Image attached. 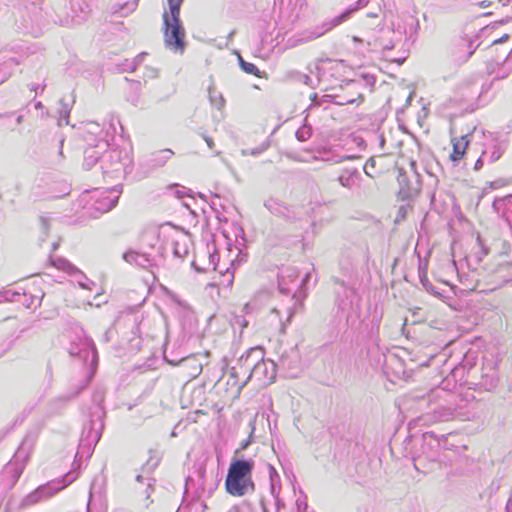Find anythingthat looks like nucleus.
Returning a JSON list of instances; mask_svg holds the SVG:
<instances>
[{
	"label": "nucleus",
	"instance_id": "f257e3e1",
	"mask_svg": "<svg viewBox=\"0 0 512 512\" xmlns=\"http://www.w3.org/2000/svg\"><path fill=\"white\" fill-rule=\"evenodd\" d=\"M413 400L425 402L428 411L418 417L415 422L419 425H430L449 421L455 415V402L453 396L443 389L431 390L427 395L417 393L411 395Z\"/></svg>",
	"mask_w": 512,
	"mask_h": 512
},
{
	"label": "nucleus",
	"instance_id": "f03ea898",
	"mask_svg": "<svg viewBox=\"0 0 512 512\" xmlns=\"http://www.w3.org/2000/svg\"><path fill=\"white\" fill-rule=\"evenodd\" d=\"M184 0H167L168 9H164L163 34L166 48L183 53L185 50V29L180 20V9Z\"/></svg>",
	"mask_w": 512,
	"mask_h": 512
},
{
	"label": "nucleus",
	"instance_id": "7ed1b4c3",
	"mask_svg": "<svg viewBox=\"0 0 512 512\" xmlns=\"http://www.w3.org/2000/svg\"><path fill=\"white\" fill-rule=\"evenodd\" d=\"M254 461L252 459L234 458L229 466L225 480V487L229 494L233 496H244L246 493L253 492L255 485L252 480V471Z\"/></svg>",
	"mask_w": 512,
	"mask_h": 512
},
{
	"label": "nucleus",
	"instance_id": "20e7f679",
	"mask_svg": "<svg viewBox=\"0 0 512 512\" xmlns=\"http://www.w3.org/2000/svg\"><path fill=\"white\" fill-rule=\"evenodd\" d=\"M141 320L139 315L133 312L121 314L114 322L113 326L105 333V340L111 341L114 334L120 337V343H128L132 350L140 348L139 324Z\"/></svg>",
	"mask_w": 512,
	"mask_h": 512
},
{
	"label": "nucleus",
	"instance_id": "39448f33",
	"mask_svg": "<svg viewBox=\"0 0 512 512\" xmlns=\"http://www.w3.org/2000/svg\"><path fill=\"white\" fill-rule=\"evenodd\" d=\"M401 25L398 24L396 28L390 26H377L370 29L364 35V38L357 36L353 37V41L366 42L372 49H381L383 51L392 50L401 43Z\"/></svg>",
	"mask_w": 512,
	"mask_h": 512
},
{
	"label": "nucleus",
	"instance_id": "423d86ee",
	"mask_svg": "<svg viewBox=\"0 0 512 512\" xmlns=\"http://www.w3.org/2000/svg\"><path fill=\"white\" fill-rule=\"evenodd\" d=\"M146 238H150V242L148 243L151 250L154 252H137V251H127L123 254V259L129 264H135L136 266L142 268H149L156 264L159 259H162L164 256L162 246H158L159 238L156 233L147 234Z\"/></svg>",
	"mask_w": 512,
	"mask_h": 512
},
{
	"label": "nucleus",
	"instance_id": "0eeeda50",
	"mask_svg": "<svg viewBox=\"0 0 512 512\" xmlns=\"http://www.w3.org/2000/svg\"><path fill=\"white\" fill-rule=\"evenodd\" d=\"M347 14L348 13L340 14L338 16H335L331 20L323 22L321 25L315 26L310 29H306V30L302 31L301 33H298V34L292 36L291 38L288 39V42H287L288 46L290 48H294L296 46L311 42V41L321 37L322 35H324L328 31H330L331 29H333V28L337 27L338 25H340L341 23H343V19L347 16Z\"/></svg>",
	"mask_w": 512,
	"mask_h": 512
},
{
	"label": "nucleus",
	"instance_id": "6e6552de",
	"mask_svg": "<svg viewBox=\"0 0 512 512\" xmlns=\"http://www.w3.org/2000/svg\"><path fill=\"white\" fill-rule=\"evenodd\" d=\"M263 357H265V352L261 347L256 346L248 349L238 359L239 371L237 370V367H232L231 376L237 377L238 374L248 376L250 372L255 369L258 363L262 362Z\"/></svg>",
	"mask_w": 512,
	"mask_h": 512
},
{
	"label": "nucleus",
	"instance_id": "1a4fd4ad",
	"mask_svg": "<svg viewBox=\"0 0 512 512\" xmlns=\"http://www.w3.org/2000/svg\"><path fill=\"white\" fill-rule=\"evenodd\" d=\"M164 359L170 365L179 366L181 369V372L189 380L195 379L197 376H199L203 369L202 362L199 360L198 356L195 354L183 356L180 359H175V358H169V356L166 355V353H165Z\"/></svg>",
	"mask_w": 512,
	"mask_h": 512
},
{
	"label": "nucleus",
	"instance_id": "9d476101",
	"mask_svg": "<svg viewBox=\"0 0 512 512\" xmlns=\"http://www.w3.org/2000/svg\"><path fill=\"white\" fill-rule=\"evenodd\" d=\"M480 41L477 34H465L461 36L454 47V56L458 62L464 63L474 54Z\"/></svg>",
	"mask_w": 512,
	"mask_h": 512
},
{
	"label": "nucleus",
	"instance_id": "9b49d317",
	"mask_svg": "<svg viewBox=\"0 0 512 512\" xmlns=\"http://www.w3.org/2000/svg\"><path fill=\"white\" fill-rule=\"evenodd\" d=\"M121 194V184H115L112 187H98V213L111 211L117 205Z\"/></svg>",
	"mask_w": 512,
	"mask_h": 512
},
{
	"label": "nucleus",
	"instance_id": "f8f14e48",
	"mask_svg": "<svg viewBox=\"0 0 512 512\" xmlns=\"http://www.w3.org/2000/svg\"><path fill=\"white\" fill-rule=\"evenodd\" d=\"M413 464L418 472L428 474L441 467L440 453L422 449V454L414 457Z\"/></svg>",
	"mask_w": 512,
	"mask_h": 512
},
{
	"label": "nucleus",
	"instance_id": "ddd939ff",
	"mask_svg": "<svg viewBox=\"0 0 512 512\" xmlns=\"http://www.w3.org/2000/svg\"><path fill=\"white\" fill-rule=\"evenodd\" d=\"M507 148V142L498 136L490 134L486 142L483 144V155L486 156L487 163L497 161Z\"/></svg>",
	"mask_w": 512,
	"mask_h": 512
},
{
	"label": "nucleus",
	"instance_id": "4468645a",
	"mask_svg": "<svg viewBox=\"0 0 512 512\" xmlns=\"http://www.w3.org/2000/svg\"><path fill=\"white\" fill-rule=\"evenodd\" d=\"M101 161L104 164L107 161L111 162V170L108 171L104 168V165L101 166L103 169V175L104 177L108 176L111 178L118 179L121 176L122 173V158H121V152L117 149L111 148L109 151H106V153L101 157Z\"/></svg>",
	"mask_w": 512,
	"mask_h": 512
},
{
	"label": "nucleus",
	"instance_id": "2eb2a0df",
	"mask_svg": "<svg viewBox=\"0 0 512 512\" xmlns=\"http://www.w3.org/2000/svg\"><path fill=\"white\" fill-rule=\"evenodd\" d=\"M275 377V364L273 361L265 360L263 357L262 362H259L253 371L247 376L243 385L247 383L248 380L254 378L259 382L272 381Z\"/></svg>",
	"mask_w": 512,
	"mask_h": 512
},
{
	"label": "nucleus",
	"instance_id": "dca6fc26",
	"mask_svg": "<svg viewBox=\"0 0 512 512\" xmlns=\"http://www.w3.org/2000/svg\"><path fill=\"white\" fill-rule=\"evenodd\" d=\"M383 367L386 372L392 371L397 377H405L407 374L406 364L399 354L388 352L383 355Z\"/></svg>",
	"mask_w": 512,
	"mask_h": 512
},
{
	"label": "nucleus",
	"instance_id": "f3484780",
	"mask_svg": "<svg viewBox=\"0 0 512 512\" xmlns=\"http://www.w3.org/2000/svg\"><path fill=\"white\" fill-rule=\"evenodd\" d=\"M399 24L402 30L401 42L403 40L414 42L420 28L418 19L413 15H406Z\"/></svg>",
	"mask_w": 512,
	"mask_h": 512
},
{
	"label": "nucleus",
	"instance_id": "a211bd4d",
	"mask_svg": "<svg viewBox=\"0 0 512 512\" xmlns=\"http://www.w3.org/2000/svg\"><path fill=\"white\" fill-rule=\"evenodd\" d=\"M493 209L500 215L507 225H512V195L494 200Z\"/></svg>",
	"mask_w": 512,
	"mask_h": 512
},
{
	"label": "nucleus",
	"instance_id": "6ab92c4d",
	"mask_svg": "<svg viewBox=\"0 0 512 512\" xmlns=\"http://www.w3.org/2000/svg\"><path fill=\"white\" fill-rule=\"evenodd\" d=\"M370 3L375 4L376 8L367 14V18H378L382 11L383 0H358L354 6L347 8L344 12L341 13H348L347 16L343 19V22L349 19L355 11L367 7Z\"/></svg>",
	"mask_w": 512,
	"mask_h": 512
},
{
	"label": "nucleus",
	"instance_id": "aec40b11",
	"mask_svg": "<svg viewBox=\"0 0 512 512\" xmlns=\"http://www.w3.org/2000/svg\"><path fill=\"white\" fill-rule=\"evenodd\" d=\"M137 6L138 0L126 1L123 3H110L107 7L106 13L110 14L111 16L118 15L120 17H127L136 10Z\"/></svg>",
	"mask_w": 512,
	"mask_h": 512
},
{
	"label": "nucleus",
	"instance_id": "412c9836",
	"mask_svg": "<svg viewBox=\"0 0 512 512\" xmlns=\"http://www.w3.org/2000/svg\"><path fill=\"white\" fill-rule=\"evenodd\" d=\"M447 441V437L445 435L437 436L434 432H425L423 434V446L422 449L435 451L436 453H440L442 447H444Z\"/></svg>",
	"mask_w": 512,
	"mask_h": 512
},
{
	"label": "nucleus",
	"instance_id": "4be33fe9",
	"mask_svg": "<svg viewBox=\"0 0 512 512\" xmlns=\"http://www.w3.org/2000/svg\"><path fill=\"white\" fill-rule=\"evenodd\" d=\"M117 126H119V129L121 131L123 130V128L119 122V119L114 116H111V119L109 120V123H108V128L106 129V132H105V137L100 140L98 139V149L102 148L103 146L109 148L113 145V141H114L115 136L118 131Z\"/></svg>",
	"mask_w": 512,
	"mask_h": 512
},
{
	"label": "nucleus",
	"instance_id": "5701e85b",
	"mask_svg": "<svg viewBox=\"0 0 512 512\" xmlns=\"http://www.w3.org/2000/svg\"><path fill=\"white\" fill-rule=\"evenodd\" d=\"M470 133L465 135H461L459 138L452 136V144H453V152L450 155V158L453 162L459 161L463 158L465 151L470 143L469 137Z\"/></svg>",
	"mask_w": 512,
	"mask_h": 512
},
{
	"label": "nucleus",
	"instance_id": "b1692460",
	"mask_svg": "<svg viewBox=\"0 0 512 512\" xmlns=\"http://www.w3.org/2000/svg\"><path fill=\"white\" fill-rule=\"evenodd\" d=\"M264 206L267 210L276 215L278 217H283L286 219H290V210L283 203L279 202L277 199L270 198L264 202Z\"/></svg>",
	"mask_w": 512,
	"mask_h": 512
},
{
	"label": "nucleus",
	"instance_id": "393cba45",
	"mask_svg": "<svg viewBox=\"0 0 512 512\" xmlns=\"http://www.w3.org/2000/svg\"><path fill=\"white\" fill-rule=\"evenodd\" d=\"M357 180H361V175L356 168L344 169L342 174L338 177L339 184L347 189H352Z\"/></svg>",
	"mask_w": 512,
	"mask_h": 512
},
{
	"label": "nucleus",
	"instance_id": "a878e982",
	"mask_svg": "<svg viewBox=\"0 0 512 512\" xmlns=\"http://www.w3.org/2000/svg\"><path fill=\"white\" fill-rule=\"evenodd\" d=\"M299 354L295 348H292L289 353H283L280 357V365L288 370H294L298 368Z\"/></svg>",
	"mask_w": 512,
	"mask_h": 512
},
{
	"label": "nucleus",
	"instance_id": "bb28decb",
	"mask_svg": "<svg viewBox=\"0 0 512 512\" xmlns=\"http://www.w3.org/2000/svg\"><path fill=\"white\" fill-rule=\"evenodd\" d=\"M174 152L171 149H162L154 152L151 155V166L153 167H161L164 166L165 163L172 157Z\"/></svg>",
	"mask_w": 512,
	"mask_h": 512
},
{
	"label": "nucleus",
	"instance_id": "cd10ccee",
	"mask_svg": "<svg viewBox=\"0 0 512 512\" xmlns=\"http://www.w3.org/2000/svg\"><path fill=\"white\" fill-rule=\"evenodd\" d=\"M209 101L211 105L215 106L217 109H222L225 104V99L223 95L217 92L213 86L208 88Z\"/></svg>",
	"mask_w": 512,
	"mask_h": 512
},
{
	"label": "nucleus",
	"instance_id": "c85d7f7f",
	"mask_svg": "<svg viewBox=\"0 0 512 512\" xmlns=\"http://www.w3.org/2000/svg\"><path fill=\"white\" fill-rule=\"evenodd\" d=\"M189 250L186 245V238L183 237L182 241L176 240L174 242L173 254L175 257L184 258L188 254Z\"/></svg>",
	"mask_w": 512,
	"mask_h": 512
},
{
	"label": "nucleus",
	"instance_id": "c756f323",
	"mask_svg": "<svg viewBox=\"0 0 512 512\" xmlns=\"http://www.w3.org/2000/svg\"><path fill=\"white\" fill-rule=\"evenodd\" d=\"M295 136L300 142L307 141L312 136V128L304 125L296 131Z\"/></svg>",
	"mask_w": 512,
	"mask_h": 512
},
{
	"label": "nucleus",
	"instance_id": "7c9ffc66",
	"mask_svg": "<svg viewBox=\"0 0 512 512\" xmlns=\"http://www.w3.org/2000/svg\"><path fill=\"white\" fill-rule=\"evenodd\" d=\"M147 55V53L145 52H142L140 54H138L132 62L128 63L127 64V67L124 68L123 70L124 71H129V72H133L136 70V68L138 67V65H140L143 61V59L145 58V56Z\"/></svg>",
	"mask_w": 512,
	"mask_h": 512
},
{
	"label": "nucleus",
	"instance_id": "2f4dec72",
	"mask_svg": "<svg viewBox=\"0 0 512 512\" xmlns=\"http://www.w3.org/2000/svg\"><path fill=\"white\" fill-rule=\"evenodd\" d=\"M241 69L247 74H251V75L260 77V71L253 63L243 62V63H241Z\"/></svg>",
	"mask_w": 512,
	"mask_h": 512
},
{
	"label": "nucleus",
	"instance_id": "473e14b6",
	"mask_svg": "<svg viewBox=\"0 0 512 512\" xmlns=\"http://www.w3.org/2000/svg\"><path fill=\"white\" fill-rule=\"evenodd\" d=\"M250 426H251V432H250V435L249 437L242 441L241 444H240V447L235 451V453L237 454L239 451H242V450H245L248 448V446L251 444L252 442V438H253V434H254V430H255V427H254V424L252 422H250Z\"/></svg>",
	"mask_w": 512,
	"mask_h": 512
},
{
	"label": "nucleus",
	"instance_id": "72a5a7b5",
	"mask_svg": "<svg viewBox=\"0 0 512 512\" xmlns=\"http://www.w3.org/2000/svg\"><path fill=\"white\" fill-rule=\"evenodd\" d=\"M376 160L374 157H370L365 165H364V172L367 176L373 177V174L371 173V169L375 168Z\"/></svg>",
	"mask_w": 512,
	"mask_h": 512
},
{
	"label": "nucleus",
	"instance_id": "f704fd0d",
	"mask_svg": "<svg viewBox=\"0 0 512 512\" xmlns=\"http://www.w3.org/2000/svg\"><path fill=\"white\" fill-rule=\"evenodd\" d=\"M397 179H398V182H399L400 186L402 187V189H404V188L409 189L406 173H404L402 170H400Z\"/></svg>",
	"mask_w": 512,
	"mask_h": 512
},
{
	"label": "nucleus",
	"instance_id": "c9c22d12",
	"mask_svg": "<svg viewBox=\"0 0 512 512\" xmlns=\"http://www.w3.org/2000/svg\"><path fill=\"white\" fill-rule=\"evenodd\" d=\"M171 187L175 188V196L179 199L183 198L185 195H187V190L185 187H180L177 184L172 185Z\"/></svg>",
	"mask_w": 512,
	"mask_h": 512
},
{
	"label": "nucleus",
	"instance_id": "e433bc0d",
	"mask_svg": "<svg viewBox=\"0 0 512 512\" xmlns=\"http://www.w3.org/2000/svg\"><path fill=\"white\" fill-rule=\"evenodd\" d=\"M484 163H487L486 156H484L483 152H481V156L475 162L474 170L475 171L480 170L483 167Z\"/></svg>",
	"mask_w": 512,
	"mask_h": 512
},
{
	"label": "nucleus",
	"instance_id": "4c0bfd02",
	"mask_svg": "<svg viewBox=\"0 0 512 512\" xmlns=\"http://www.w3.org/2000/svg\"><path fill=\"white\" fill-rule=\"evenodd\" d=\"M339 100H337L335 103L338 105H345V104H353L357 101V99L354 98H345L341 96H337Z\"/></svg>",
	"mask_w": 512,
	"mask_h": 512
},
{
	"label": "nucleus",
	"instance_id": "58836bf2",
	"mask_svg": "<svg viewBox=\"0 0 512 512\" xmlns=\"http://www.w3.org/2000/svg\"><path fill=\"white\" fill-rule=\"evenodd\" d=\"M355 158H358V157L354 156V155H345V156H341V157L335 158L333 161L335 163H341L343 161L351 160V159H355Z\"/></svg>",
	"mask_w": 512,
	"mask_h": 512
},
{
	"label": "nucleus",
	"instance_id": "ea45409f",
	"mask_svg": "<svg viewBox=\"0 0 512 512\" xmlns=\"http://www.w3.org/2000/svg\"><path fill=\"white\" fill-rule=\"evenodd\" d=\"M268 147V144H265V145H262L261 147H258V148H254L251 150V155H259L261 154L263 151H265Z\"/></svg>",
	"mask_w": 512,
	"mask_h": 512
},
{
	"label": "nucleus",
	"instance_id": "a19ab883",
	"mask_svg": "<svg viewBox=\"0 0 512 512\" xmlns=\"http://www.w3.org/2000/svg\"><path fill=\"white\" fill-rule=\"evenodd\" d=\"M216 260H218V254L217 253H211L209 255V262L213 266V270H216Z\"/></svg>",
	"mask_w": 512,
	"mask_h": 512
},
{
	"label": "nucleus",
	"instance_id": "79ce46f5",
	"mask_svg": "<svg viewBox=\"0 0 512 512\" xmlns=\"http://www.w3.org/2000/svg\"><path fill=\"white\" fill-rule=\"evenodd\" d=\"M497 386V379L491 377L489 384H487L486 390L492 391Z\"/></svg>",
	"mask_w": 512,
	"mask_h": 512
},
{
	"label": "nucleus",
	"instance_id": "37998d69",
	"mask_svg": "<svg viewBox=\"0 0 512 512\" xmlns=\"http://www.w3.org/2000/svg\"><path fill=\"white\" fill-rule=\"evenodd\" d=\"M318 105H320V102L318 100L317 94L314 93L311 95V105L309 108L312 109L314 106H318Z\"/></svg>",
	"mask_w": 512,
	"mask_h": 512
},
{
	"label": "nucleus",
	"instance_id": "c03bdc74",
	"mask_svg": "<svg viewBox=\"0 0 512 512\" xmlns=\"http://www.w3.org/2000/svg\"><path fill=\"white\" fill-rule=\"evenodd\" d=\"M223 276L227 278L228 285H230L233 281V274L230 273L229 269L226 270Z\"/></svg>",
	"mask_w": 512,
	"mask_h": 512
},
{
	"label": "nucleus",
	"instance_id": "a18cd8bd",
	"mask_svg": "<svg viewBox=\"0 0 512 512\" xmlns=\"http://www.w3.org/2000/svg\"><path fill=\"white\" fill-rule=\"evenodd\" d=\"M153 485L151 482H149L147 484V487H146V490H145V493H146V498L148 499L150 497V494L153 492Z\"/></svg>",
	"mask_w": 512,
	"mask_h": 512
},
{
	"label": "nucleus",
	"instance_id": "49530a36",
	"mask_svg": "<svg viewBox=\"0 0 512 512\" xmlns=\"http://www.w3.org/2000/svg\"><path fill=\"white\" fill-rule=\"evenodd\" d=\"M204 140H205V142L207 143V145H208V147H209L210 149H213V148H214V141H213V139H212L211 137H209V136H204Z\"/></svg>",
	"mask_w": 512,
	"mask_h": 512
},
{
	"label": "nucleus",
	"instance_id": "de8ad7c7",
	"mask_svg": "<svg viewBox=\"0 0 512 512\" xmlns=\"http://www.w3.org/2000/svg\"><path fill=\"white\" fill-rule=\"evenodd\" d=\"M508 38H509V35H508V34H505V35H504V36H502L501 38L494 40V41H493V44L503 43V42H504V41H506Z\"/></svg>",
	"mask_w": 512,
	"mask_h": 512
},
{
	"label": "nucleus",
	"instance_id": "09e8293b",
	"mask_svg": "<svg viewBox=\"0 0 512 512\" xmlns=\"http://www.w3.org/2000/svg\"><path fill=\"white\" fill-rule=\"evenodd\" d=\"M298 509L300 510L302 507L304 510L307 509V503L305 501L297 500L296 502Z\"/></svg>",
	"mask_w": 512,
	"mask_h": 512
},
{
	"label": "nucleus",
	"instance_id": "8fccbe9b",
	"mask_svg": "<svg viewBox=\"0 0 512 512\" xmlns=\"http://www.w3.org/2000/svg\"><path fill=\"white\" fill-rule=\"evenodd\" d=\"M301 78H302L303 82H304L306 85H309V84H310L311 78H310L308 75H306V74H302V75H301Z\"/></svg>",
	"mask_w": 512,
	"mask_h": 512
},
{
	"label": "nucleus",
	"instance_id": "3c124183",
	"mask_svg": "<svg viewBox=\"0 0 512 512\" xmlns=\"http://www.w3.org/2000/svg\"><path fill=\"white\" fill-rule=\"evenodd\" d=\"M364 80L366 82V84H373L374 83V77L373 76H364Z\"/></svg>",
	"mask_w": 512,
	"mask_h": 512
},
{
	"label": "nucleus",
	"instance_id": "603ef678",
	"mask_svg": "<svg viewBox=\"0 0 512 512\" xmlns=\"http://www.w3.org/2000/svg\"><path fill=\"white\" fill-rule=\"evenodd\" d=\"M148 71L150 77H155L157 75V71L153 68H149Z\"/></svg>",
	"mask_w": 512,
	"mask_h": 512
},
{
	"label": "nucleus",
	"instance_id": "864d4df0",
	"mask_svg": "<svg viewBox=\"0 0 512 512\" xmlns=\"http://www.w3.org/2000/svg\"><path fill=\"white\" fill-rule=\"evenodd\" d=\"M490 5V2L489 1H481L479 3V6L482 7V8H486Z\"/></svg>",
	"mask_w": 512,
	"mask_h": 512
},
{
	"label": "nucleus",
	"instance_id": "5fc2aeb1",
	"mask_svg": "<svg viewBox=\"0 0 512 512\" xmlns=\"http://www.w3.org/2000/svg\"><path fill=\"white\" fill-rule=\"evenodd\" d=\"M239 65L241 66V63L246 62L241 55H238Z\"/></svg>",
	"mask_w": 512,
	"mask_h": 512
},
{
	"label": "nucleus",
	"instance_id": "6e6d98bb",
	"mask_svg": "<svg viewBox=\"0 0 512 512\" xmlns=\"http://www.w3.org/2000/svg\"><path fill=\"white\" fill-rule=\"evenodd\" d=\"M142 479H143V476H142V475H137V477H136V481L141 482V481H142Z\"/></svg>",
	"mask_w": 512,
	"mask_h": 512
},
{
	"label": "nucleus",
	"instance_id": "4d7b16f0",
	"mask_svg": "<svg viewBox=\"0 0 512 512\" xmlns=\"http://www.w3.org/2000/svg\"><path fill=\"white\" fill-rule=\"evenodd\" d=\"M482 252H483V255H487L489 251H488V249H487V248H483V249H482Z\"/></svg>",
	"mask_w": 512,
	"mask_h": 512
},
{
	"label": "nucleus",
	"instance_id": "13d9d810",
	"mask_svg": "<svg viewBox=\"0 0 512 512\" xmlns=\"http://www.w3.org/2000/svg\"><path fill=\"white\" fill-rule=\"evenodd\" d=\"M158 461H159V460H158V459H156V460H155V462H153V464L151 465V467H152V468L156 467V466H157V464H158Z\"/></svg>",
	"mask_w": 512,
	"mask_h": 512
},
{
	"label": "nucleus",
	"instance_id": "bf43d9fd",
	"mask_svg": "<svg viewBox=\"0 0 512 512\" xmlns=\"http://www.w3.org/2000/svg\"><path fill=\"white\" fill-rule=\"evenodd\" d=\"M234 34H235V31L230 32V34H229L228 38H229V39H232V37L234 36Z\"/></svg>",
	"mask_w": 512,
	"mask_h": 512
},
{
	"label": "nucleus",
	"instance_id": "052dcab7",
	"mask_svg": "<svg viewBox=\"0 0 512 512\" xmlns=\"http://www.w3.org/2000/svg\"><path fill=\"white\" fill-rule=\"evenodd\" d=\"M192 265H193V267H194L197 271H202L200 268H198V267L195 265V262H192Z\"/></svg>",
	"mask_w": 512,
	"mask_h": 512
},
{
	"label": "nucleus",
	"instance_id": "680f3d73",
	"mask_svg": "<svg viewBox=\"0 0 512 512\" xmlns=\"http://www.w3.org/2000/svg\"><path fill=\"white\" fill-rule=\"evenodd\" d=\"M358 100H360V102L363 100L362 94H358Z\"/></svg>",
	"mask_w": 512,
	"mask_h": 512
},
{
	"label": "nucleus",
	"instance_id": "e2e57ef3",
	"mask_svg": "<svg viewBox=\"0 0 512 512\" xmlns=\"http://www.w3.org/2000/svg\"><path fill=\"white\" fill-rule=\"evenodd\" d=\"M100 438H101V432L98 430V436H97L98 441L100 440Z\"/></svg>",
	"mask_w": 512,
	"mask_h": 512
},
{
	"label": "nucleus",
	"instance_id": "0e129e2a",
	"mask_svg": "<svg viewBox=\"0 0 512 512\" xmlns=\"http://www.w3.org/2000/svg\"><path fill=\"white\" fill-rule=\"evenodd\" d=\"M415 166H416V163L412 161V162H411V167L414 169V168H415Z\"/></svg>",
	"mask_w": 512,
	"mask_h": 512
},
{
	"label": "nucleus",
	"instance_id": "69168bd1",
	"mask_svg": "<svg viewBox=\"0 0 512 512\" xmlns=\"http://www.w3.org/2000/svg\"><path fill=\"white\" fill-rule=\"evenodd\" d=\"M94 361H96V354H94V355H93V357H92V363H93Z\"/></svg>",
	"mask_w": 512,
	"mask_h": 512
},
{
	"label": "nucleus",
	"instance_id": "338daca9",
	"mask_svg": "<svg viewBox=\"0 0 512 512\" xmlns=\"http://www.w3.org/2000/svg\"><path fill=\"white\" fill-rule=\"evenodd\" d=\"M355 84V81H351L350 83H348V85H354Z\"/></svg>",
	"mask_w": 512,
	"mask_h": 512
},
{
	"label": "nucleus",
	"instance_id": "774afa93",
	"mask_svg": "<svg viewBox=\"0 0 512 512\" xmlns=\"http://www.w3.org/2000/svg\"><path fill=\"white\" fill-rule=\"evenodd\" d=\"M270 468H271V471H272L273 473H276V471H275L274 467H270Z\"/></svg>",
	"mask_w": 512,
	"mask_h": 512
}]
</instances>
